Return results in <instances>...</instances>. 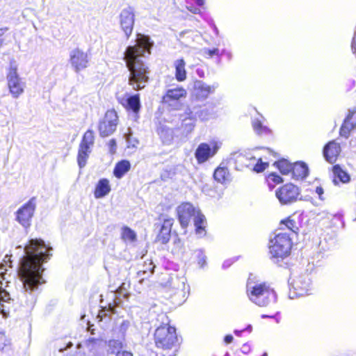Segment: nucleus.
<instances>
[{
    "instance_id": "nucleus-1",
    "label": "nucleus",
    "mask_w": 356,
    "mask_h": 356,
    "mask_svg": "<svg viewBox=\"0 0 356 356\" xmlns=\"http://www.w3.org/2000/svg\"><path fill=\"white\" fill-rule=\"evenodd\" d=\"M52 248L42 239H31L24 249V255L20 259L18 275L22 284L20 303L32 309L36 302L39 286L45 283L42 277L43 262L50 259Z\"/></svg>"
},
{
    "instance_id": "nucleus-2",
    "label": "nucleus",
    "mask_w": 356,
    "mask_h": 356,
    "mask_svg": "<svg viewBox=\"0 0 356 356\" xmlns=\"http://www.w3.org/2000/svg\"><path fill=\"white\" fill-rule=\"evenodd\" d=\"M154 44L149 35L138 33L135 44L127 47L124 60L129 72V85L135 90L143 89L149 81V67L146 63Z\"/></svg>"
},
{
    "instance_id": "nucleus-3",
    "label": "nucleus",
    "mask_w": 356,
    "mask_h": 356,
    "mask_svg": "<svg viewBox=\"0 0 356 356\" xmlns=\"http://www.w3.org/2000/svg\"><path fill=\"white\" fill-rule=\"evenodd\" d=\"M251 275L247 282V295L250 300L259 307H267L277 301V295L270 284L254 280Z\"/></svg>"
},
{
    "instance_id": "nucleus-4",
    "label": "nucleus",
    "mask_w": 356,
    "mask_h": 356,
    "mask_svg": "<svg viewBox=\"0 0 356 356\" xmlns=\"http://www.w3.org/2000/svg\"><path fill=\"white\" fill-rule=\"evenodd\" d=\"M177 215L179 223L183 228L187 227L192 217H194L195 233L199 237L206 235L207 220L205 216L188 202L181 204L177 207Z\"/></svg>"
},
{
    "instance_id": "nucleus-5",
    "label": "nucleus",
    "mask_w": 356,
    "mask_h": 356,
    "mask_svg": "<svg viewBox=\"0 0 356 356\" xmlns=\"http://www.w3.org/2000/svg\"><path fill=\"white\" fill-rule=\"evenodd\" d=\"M292 248V240L289 233L279 232L269 242V254L274 263H278L287 257Z\"/></svg>"
},
{
    "instance_id": "nucleus-6",
    "label": "nucleus",
    "mask_w": 356,
    "mask_h": 356,
    "mask_svg": "<svg viewBox=\"0 0 356 356\" xmlns=\"http://www.w3.org/2000/svg\"><path fill=\"white\" fill-rule=\"evenodd\" d=\"M154 341L157 348L171 349L177 342L176 329L168 323L156 328L154 332Z\"/></svg>"
},
{
    "instance_id": "nucleus-7",
    "label": "nucleus",
    "mask_w": 356,
    "mask_h": 356,
    "mask_svg": "<svg viewBox=\"0 0 356 356\" xmlns=\"http://www.w3.org/2000/svg\"><path fill=\"white\" fill-rule=\"evenodd\" d=\"M6 271L7 269L1 264L0 265V314L3 318L8 317L10 305L13 302V299L10 298V293L6 290L8 284L10 282L8 280V277H10V275H7Z\"/></svg>"
},
{
    "instance_id": "nucleus-8",
    "label": "nucleus",
    "mask_w": 356,
    "mask_h": 356,
    "mask_svg": "<svg viewBox=\"0 0 356 356\" xmlns=\"http://www.w3.org/2000/svg\"><path fill=\"white\" fill-rule=\"evenodd\" d=\"M6 80L9 92L12 97L17 99L22 95L26 88V83L23 81L22 79L19 76L17 72V65L15 62H10L8 68Z\"/></svg>"
},
{
    "instance_id": "nucleus-9",
    "label": "nucleus",
    "mask_w": 356,
    "mask_h": 356,
    "mask_svg": "<svg viewBox=\"0 0 356 356\" xmlns=\"http://www.w3.org/2000/svg\"><path fill=\"white\" fill-rule=\"evenodd\" d=\"M95 143L93 131L88 129L83 134L80 143L77 156V163L80 168L86 166L89 154Z\"/></svg>"
},
{
    "instance_id": "nucleus-10",
    "label": "nucleus",
    "mask_w": 356,
    "mask_h": 356,
    "mask_svg": "<svg viewBox=\"0 0 356 356\" xmlns=\"http://www.w3.org/2000/svg\"><path fill=\"white\" fill-rule=\"evenodd\" d=\"M118 122V116L115 110H108L104 117L99 120L98 130L99 136L102 138L112 135L116 130Z\"/></svg>"
},
{
    "instance_id": "nucleus-11",
    "label": "nucleus",
    "mask_w": 356,
    "mask_h": 356,
    "mask_svg": "<svg viewBox=\"0 0 356 356\" xmlns=\"http://www.w3.org/2000/svg\"><path fill=\"white\" fill-rule=\"evenodd\" d=\"M36 209V197H31L16 212V220L24 228L31 225V219Z\"/></svg>"
},
{
    "instance_id": "nucleus-12",
    "label": "nucleus",
    "mask_w": 356,
    "mask_h": 356,
    "mask_svg": "<svg viewBox=\"0 0 356 356\" xmlns=\"http://www.w3.org/2000/svg\"><path fill=\"white\" fill-rule=\"evenodd\" d=\"M300 190L293 184H286L276 191V197L282 204H289L297 201Z\"/></svg>"
},
{
    "instance_id": "nucleus-13",
    "label": "nucleus",
    "mask_w": 356,
    "mask_h": 356,
    "mask_svg": "<svg viewBox=\"0 0 356 356\" xmlns=\"http://www.w3.org/2000/svg\"><path fill=\"white\" fill-rule=\"evenodd\" d=\"M220 143L212 142L211 145L206 143H200L195 152V156L198 163H203L213 157L218 151Z\"/></svg>"
},
{
    "instance_id": "nucleus-14",
    "label": "nucleus",
    "mask_w": 356,
    "mask_h": 356,
    "mask_svg": "<svg viewBox=\"0 0 356 356\" xmlns=\"http://www.w3.org/2000/svg\"><path fill=\"white\" fill-rule=\"evenodd\" d=\"M121 29L127 38L131 35L135 22L134 9L131 6L123 8L119 15Z\"/></svg>"
},
{
    "instance_id": "nucleus-15",
    "label": "nucleus",
    "mask_w": 356,
    "mask_h": 356,
    "mask_svg": "<svg viewBox=\"0 0 356 356\" xmlns=\"http://www.w3.org/2000/svg\"><path fill=\"white\" fill-rule=\"evenodd\" d=\"M70 63L74 71L79 72L88 67V54L83 50L75 48L70 52Z\"/></svg>"
},
{
    "instance_id": "nucleus-16",
    "label": "nucleus",
    "mask_w": 356,
    "mask_h": 356,
    "mask_svg": "<svg viewBox=\"0 0 356 356\" xmlns=\"http://www.w3.org/2000/svg\"><path fill=\"white\" fill-rule=\"evenodd\" d=\"M291 280L290 284L298 296H302L308 294L312 286V281L308 274L305 273Z\"/></svg>"
},
{
    "instance_id": "nucleus-17",
    "label": "nucleus",
    "mask_w": 356,
    "mask_h": 356,
    "mask_svg": "<svg viewBox=\"0 0 356 356\" xmlns=\"http://www.w3.org/2000/svg\"><path fill=\"white\" fill-rule=\"evenodd\" d=\"M186 95V91L181 87L169 89L163 97V102L172 109H177L180 106L179 99Z\"/></svg>"
},
{
    "instance_id": "nucleus-18",
    "label": "nucleus",
    "mask_w": 356,
    "mask_h": 356,
    "mask_svg": "<svg viewBox=\"0 0 356 356\" xmlns=\"http://www.w3.org/2000/svg\"><path fill=\"white\" fill-rule=\"evenodd\" d=\"M218 87V84L214 83L209 86L202 81L197 80L194 82L193 95L200 100L206 99L210 94H213Z\"/></svg>"
},
{
    "instance_id": "nucleus-19",
    "label": "nucleus",
    "mask_w": 356,
    "mask_h": 356,
    "mask_svg": "<svg viewBox=\"0 0 356 356\" xmlns=\"http://www.w3.org/2000/svg\"><path fill=\"white\" fill-rule=\"evenodd\" d=\"M341 146L335 140H331L323 147V154L326 161L330 163H334L341 152Z\"/></svg>"
},
{
    "instance_id": "nucleus-20",
    "label": "nucleus",
    "mask_w": 356,
    "mask_h": 356,
    "mask_svg": "<svg viewBox=\"0 0 356 356\" xmlns=\"http://www.w3.org/2000/svg\"><path fill=\"white\" fill-rule=\"evenodd\" d=\"M256 160L254 156H248L238 152L232 153L230 155L229 161L235 163V168L237 170H241L243 168H251L253 162Z\"/></svg>"
},
{
    "instance_id": "nucleus-21",
    "label": "nucleus",
    "mask_w": 356,
    "mask_h": 356,
    "mask_svg": "<svg viewBox=\"0 0 356 356\" xmlns=\"http://www.w3.org/2000/svg\"><path fill=\"white\" fill-rule=\"evenodd\" d=\"M174 222V219L171 218H164L163 223L159 227V234L156 236V241L162 244H166L171 236V229Z\"/></svg>"
},
{
    "instance_id": "nucleus-22",
    "label": "nucleus",
    "mask_w": 356,
    "mask_h": 356,
    "mask_svg": "<svg viewBox=\"0 0 356 356\" xmlns=\"http://www.w3.org/2000/svg\"><path fill=\"white\" fill-rule=\"evenodd\" d=\"M214 106L208 104L203 106H193L191 108V115L199 118L202 121L208 120L215 115Z\"/></svg>"
},
{
    "instance_id": "nucleus-23",
    "label": "nucleus",
    "mask_w": 356,
    "mask_h": 356,
    "mask_svg": "<svg viewBox=\"0 0 356 356\" xmlns=\"http://www.w3.org/2000/svg\"><path fill=\"white\" fill-rule=\"evenodd\" d=\"M120 103L124 106L127 109L133 111L137 114L140 108V101L139 94L133 95H124L122 97H119Z\"/></svg>"
},
{
    "instance_id": "nucleus-24",
    "label": "nucleus",
    "mask_w": 356,
    "mask_h": 356,
    "mask_svg": "<svg viewBox=\"0 0 356 356\" xmlns=\"http://www.w3.org/2000/svg\"><path fill=\"white\" fill-rule=\"evenodd\" d=\"M332 172L334 175L332 182L335 186H338L339 182L342 184L350 182V175L346 170H343L339 165H334L332 167Z\"/></svg>"
},
{
    "instance_id": "nucleus-25",
    "label": "nucleus",
    "mask_w": 356,
    "mask_h": 356,
    "mask_svg": "<svg viewBox=\"0 0 356 356\" xmlns=\"http://www.w3.org/2000/svg\"><path fill=\"white\" fill-rule=\"evenodd\" d=\"M291 172L293 178L296 179H302L307 176L309 168L305 163L297 162L292 164Z\"/></svg>"
},
{
    "instance_id": "nucleus-26",
    "label": "nucleus",
    "mask_w": 356,
    "mask_h": 356,
    "mask_svg": "<svg viewBox=\"0 0 356 356\" xmlns=\"http://www.w3.org/2000/svg\"><path fill=\"white\" fill-rule=\"evenodd\" d=\"M111 191V186L107 179H101L96 185L94 192L95 198H102L107 195Z\"/></svg>"
},
{
    "instance_id": "nucleus-27",
    "label": "nucleus",
    "mask_w": 356,
    "mask_h": 356,
    "mask_svg": "<svg viewBox=\"0 0 356 356\" xmlns=\"http://www.w3.org/2000/svg\"><path fill=\"white\" fill-rule=\"evenodd\" d=\"M173 65L175 69V78L179 81L186 79V62L184 58H179L174 61Z\"/></svg>"
},
{
    "instance_id": "nucleus-28",
    "label": "nucleus",
    "mask_w": 356,
    "mask_h": 356,
    "mask_svg": "<svg viewBox=\"0 0 356 356\" xmlns=\"http://www.w3.org/2000/svg\"><path fill=\"white\" fill-rule=\"evenodd\" d=\"M185 114L186 116L182 119L181 129L188 134L193 130L197 118L194 117V115H191L190 108L186 110Z\"/></svg>"
},
{
    "instance_id": "nucleus-29",
    "label": "nucleus",
    "mask_w": 356,
    "mask_h": 356,
    "mask_svg": "<svg viewBox=\"0 0 356 356\" xmlns=\"http://www.w3.org/2000/svg\"><path fill=\"white\" fill-rule=\"evenodd\" d=\"M130 168L131 164L129 161L122 160L116 163L113 174L115 177L120 179L130 170Z\"/></svg>"
},
{
    "instance_id": "nucleus-30",
    "label": "nucleus",
    "mask_w": 356,
    "mask_h": 356,
    "mask_svg": "<svg viewBox=\"0 0 356 356\" xmlns=\"http://www.w3.org/2000/svg\"><path fill=\"white\" fill-rule=\"evenodd\" d=\"M355 129H356V120H343L339 130V134L341 136L347 139L350 136L351 131Z\"/></svg>"
},
{
    "instance_id": "nucleus-31",
    "label": "nucleus",
    "mask_w": 356,
    "mask_h": 356,
    "mask_svg": "<svg viewBox=\"0 0 356 356\" xmlns=\"http://www.w3.org/2000/svg\"><path fill=\"white\" fill-rule=\"evenodd\" d=\"M213 177L218 182L225 184L229 181V173L228 169L220 165L214 171Z\"/></svg>"
},
{
    "instance_id": "nucleus-32",
    "label": "nucleus",
    "mask_w": 356,
    "mask_h": 356,
    "mask_svg": "<svg viewBox=\"0 0 356 356\" xmlns=\"http://www.w3.org/2000/svg\"><path fill=\"white\" fill-rule=\"evenodd\" d=\"M156 266L153 264L152 260H147L144 262L143 269L138 272V277H142L143 279L151 276L154 272Z\"/></svg>"
},
{
    "instance_id": "nucleus-33",
    "label": "nucleus",
    "mask_w": 356,
    "mask_h": 356,
    "mask_svg": "<svg viewBox=\"0 0 356 356\" xmlns=\"http://www.w3.org/2000/svg\"><path fill=\"white\" fill-rule=\"evenodd\" d=\"M262 116H260V118H254L252 122V124L254 131L259 134H267L270 132V129L264 126L261 122Z\"/></svg>"
},
{
    "instance_id": "nucleus-34",
    "label": "nucleus",
    "mask_w": 356,
    "mask_h": 356,
    "mask_svg": "<svg viewBox=\"0 0 356 356\" xmlns=\"http://www.w3.org/2000/svg\"><path fill=\"white\" fill-rule=\"evenodd\" d=\"M136 232L130 227L124 226L122 228L121 238L124 241L134 242L136 241Z\"/></svg>"
},
{
    "instance_id": "nucleus-35",
    "label": "nucleus",
    "mask_w": 356,
    "mask_h": 356,
    "mask_svg": "<svg viewBox=\"0 0 356 356\" xmlns=\"http://www.w3.org/2000/svg\"><path fill=\"white\" fill-rule=\"evenodd\" d=\"M281 228L280 229H284L286 228L288 231L287 233H296V230L298 229V227L296 225V222L291 218H286L281 221L280 223Z\"/></svg>"
},
{
    "instance_id": "nucleus-36",
    "label": "nucleus",
    "mask_w": 356,
    "mask_h": 356,
    "mask_svg": "<svg viewBox=\"0 0 356 356\" xmlns=\"http://www.w3.org/2000/svg\"><path fill=\"white\" fill-rule=\"evenodd\" d=\"M275 165H277L282 175L289 174L292 169V164L285 159H282L275 162Z\"/></svg>"
},
{
    "instance_id": "nucleus-37",
    "label": "nucleus",
    "mask_w": 356,
    "mask_h": 356,
    "mask_svg": "<svg viewBox=\"0 0 356 356\" xmlns=\"http://www.w3.org/2000/svg\"><path fill=\"white\" fill-rule=\"evenodd\" d=\"M108 351L111 353H115L116 352H120V350L122 348V342L120 340L111 339L108 343Z\"/></svg>"
},
{
    "instance_id": "nucleus-38",
    "label": "nucleus",
    "mask_w": 356,
    "mask_h": 356,
    "mask_svg": "<svg viewBox=\"0 0 356 356\" xmlns=\"http://www.w3.org/2000/svg\"><path fill=\"white\" fill-rule=\"evenodd\" d=\"M252 166L254 171L257 172H261L268 166V163L263 162L261 158H259L257 160V163L254 165L253 164Z\"/></svg>"
},
{
    "instance_id": "nucleus-39",
    "label": "nucleus",
    "mask_w": 356,
    "mask_h": 356,
    "mask_svg": "<svg viewBox=\"0 0 356 356\" xmlns=\"http://www.w3.org/2000/svg\"><path fill=\"white\" fill-rule=\"evenodd\" d=\"M197 264L201 268H203L207 264V257L202 250H197Z\"/></svg>"
},
{
    "instance_id": "nucleus-40",
    "label": "nucleus",
    "mask_w": 356,
    "mask_h": 356,
    "mask_svg": "<svg viewBox=\"0 0 356 356\" xmlns=\"http://www.w3.org/2000/svg\"><path fill=\"white\" fill-rule=\"evenodd\" d=\"M267 181L268 182L269 187L273 188V186H271V181L275 184H280L283 181V179L280 175H277L276 173H271L268 175Z\"/></svg>"
},
{
    "instance_id": "nucleus-41",
    "label": "nucleus",
    "mask_w": 356,
    "mask_h": 356,
    "mask_svg": "<svg viewBox=\"0 0 356 356\" xmlns=\"http://www.w3.org/2000/svg\"><path fill=\"white\" fill-rule=\"evenodd\" d=\"M130 326V323L128 321L124 320L121 323L119 327V332L121 334V337L122 338L124 337L127 331L128 330L129 327Z\"/></svg>"
},
{
    "instance_id": "nucleus-42",
    "label": "nucleus",
    "mask_w": 356,
    "mask_h": 356,
    "mask_svg": "<svg viewBox=\"0 0 356 356\" xmlns=\"http://www.w3.org/2000/svg\"><path fill=\"white\" fill-rule=\"evenodd\" d=\"M203 53L205 56H207L208 58H211L213 56H220V50L218 48L211 49H204Z\"/></svg>"
},
{
    "instance_id": "nucleus-43",
    "label": "nucleus",
    "mask_w": 356,
    "mask_h": 356,
    "mask_svg": "<svg viewBox=\"0 0 356 356\" xmlns=\"http://www.w3.org/2000/svg\"><path fill=\"white\" fill-rule=\"evenodd\" d=\"M108 146L109 147V152L111 154H115L117 149V144L115 139H111L109 140L108 143Z\"/></svg>"
},
{
    "instance_id": "nucleus-44",
    "label": "nucleus",
    "mask_w": 356,
    "mask_h": 356,
    "mask_svg": "<svg viewBox=\"0 0 356 356\" xmlns=\"http://www.w3.org/2000/svg\"><path fill=\"white\" fill-rule=\"evenodd\" d=\"M356 113V107L350 108L348 110V113L344 120H353V116Z\"/></svg>"
},
{
    "instance_id": "nucleus-45",
    "label": "nucleus",
    "mask_w": 356,
    "mask_h": 356,
    "mask_svg": "<svg viewBox=\"0 0 356 356\" xmlns=\"http://www.w3.org/2000/svg\"><path fill=\"white\" fill-rule=\"evenodd\" d=\"M323 188L321 186H317L316 188V193L318 195V197L320 200H323Z\"/></svg>"
},
{
    "instance_id": "nucleus-46",
    "label": "nucleus",
    "mask_w": 356,
    "mask_h": 356,
    "mask_svg": "<svg viewBox=\"0 0 356 356\" xmlns=\"http://www.w3.org/2000/svg\"><path fill=\"white\" fill-rule=\"evenodd\" d=\"M234 337L231 334H227L224 338V341L226 343H230L233 341Z\"/></svg>"
},
{
    "instance_id": "nucleus-47",
    "label": "nucleus",
    "mask_w": 356,
    "mask_h": 356,
    "mask_svg": "<svg viewBox=\"0 0 356 356\" xmlns=\"http://www.w3.org/2000/svg\"><path fill=\"white\" fill-rule=\"evenodd\" d=\"M116 356H133L132 353L128 351H122L116 353Z\"/></svg>"
},
{
    "instance_id": "nucleus-48",
    "label": "nucleus",
    "mask_w": 356,
    "mask_h": 356,
    "mask_svg": "<svg viewBox=\"0 0 356 356\" xmlns=\"http://www.w3.org/2000/svg\"><path fill=\"white\" fill-rule=\"evenodd\" d=\"M210 25L213 29V33L216 34V36H218L219 31H218V29L217 28V26H216V24L213 22H211Z\"/></svg>"
},
{
    "instance_id": "nucleus-49",
    "label": "nucleus",
    "mask_w": 356,
    "mask_h": 356,
    "mask_svg": "<svg viewBox=\"0 0 356 356\" xmlns=\"http://www.w3.org/2000/svg\"><path fill=\"white\" fill-rule=\"evenodd\" d=\"M188 10L194 14H200L201 12L199 8L193 6H192L191 8H188Z\"/></svg>"
},
{
    "instance_id": "nucleus-50",
    "label": "nucleus",
    "mask_w": 356,
    "mask_h": 356,
    "mask_svg": "<svg viewBox=\"0 0 356 356\" xmlns=\"http://www.w3.org/2000/svg\"><path fill=\"white\" fill-rule=\"evenodd\" d=\"M241 351L244 354H247L249 353L250 351V347L247 344H243V346H242L241 348Z\"/></svg>"
},
{
    "instance_id": "nucleus-51",
    "label": "nucleus",
    "mask_w": 356,
    "mask_h": 356,
    "mask_svg": "<svg viewBox=\"0 0 356 356\" xmlns=\"http://www.w3.org/2000/svg\"><path fill=\"white\" fill-rule=\"evenodd\" d=\"M0 341H3V343H0V350H3L4 347L6 346V343H5V341H6V338L3 335H0Z\"/></svg>"
},
{
    "instance_id": "nucleus-52",
    "label": "nucleus",
    "mask_w": 356,
    "mask_h": 356,
    "mask_svg": "<svg viewBox=\"0 0 356 356\" xmlns=\"http://www.w3.org/2000/svg\"><path fill=\"white\" fill-rule=\"evenodd\" d=\"M8 27H3L0 29V38L6 33V31H8Z\"/></svg>"
},
{
    "instance_id": "nucleus-53",
    "label": "nucleus",
    "mask_w": 356,
    "mask_h": 356,
    "mask_svg": "<svg viewBox=\"0 0 356 356\" xmlns=\"http://www.w3.org/2000/svg\"><path fill=\"white\" fill-rule=\"evenodd\" d=\"M197 6H202L204 4V0H193Z\"/></svg>"
},
{
    "instance_id": "nucleus-54",
    "label": "nucleus",
    "mask_w": 356,
    "mask_h": 356,
    "mask_svg": "<svg viewBox=\"0 0 356 356\" xmlns=\"http://www.w3.org/2000/svg\"><path fill=\"white\" fill-rule=\"evenodd\" d=\"M231 265V263L229 261H225L223 264H222V268H228L229 266Z\"/></svg>"
},
{
    "instance_id": "nucleus-55",
    "label": "nucleus",
    "mask_w": 356,
    "mask_h": 356,
    "mask_svg": "<svg viewBox=\"0 0 356 356\" xmlns=\"http://www.w3.org/2000/svg\"><path fill=\"white\" fill-rule=\"evenodd\" d=\"M197 72V74L200 76V77H202L204 76V72L202 70H200V69H197L196 70Z\"/></svg>"
},
{
    "instance_id": "nucleus-56",
    "label": "nucleus",
    "mask_w": 356,
    "mask_h": 356,
    "mask_svg": "<svg viewBox=\"0 0 356 356\" xmlns=\"http://www.w3.org/2000/svg\"><path fill=\"white\" fill-rule=\"evenodd\" d=\"M261 318H275V316L262 314Z\"/></svg>"
},
{
    "instance_id": "nucleus-57",
    "label": "nucleus",
    "mask_w": 356,
    "mask_h": 356,
    "mask_svg": "<svg viewBox=\"0 0 356 356\" xmlns=\"http://www.w3.org/2000/svg\"><path fill=\"white\" fill-rule=\"evenodd\" d=\"M245 330H234V334L236 335V336H241V334Z\"/></svg>"
},
{
    "instance_id": "nucleus-58",
    "label": "nucleus",
    "mask_w": 356,
    "mask_h": 356,
    "mask_svg": "<svg viewBox=\"0 0 356 356\" xmlns=\"http://www.w3.org/2000/svg\"><path fill=\"white\" fill-rule=\"evenodd\" d=\"M280 314V312H277L275 313V314L274 316H275V318H274L275 319V321L276 323H280V318L277 317V316Z\"/></svg>"
},
{
    "instance_id": "nucleus-59",
    "label": "nucleus",
    "mask_w": 356,
    "mask_h": 356,
    "mask_svg": "<svg viewBox=\"0 0 356 356\" xmlns=\"http://www.w3.org/2000/svg\"><path fill=\"white\" fill-rule=\"evenodd\" d=\"M99 341V340H98V339H95V338H90V339H88V341H89V342H92V343H93V342H95V341Z\"/></svg>"
},
{
    "instance_id": "nucleus-60",
    "label": "nucleus",
    "mask_w": 356,
    "mask_h": 356,
    "mask_svg": "<svg viewBox=\"0 0 356 356\" xmlns=\"http://www.w3.org/2000/svg\"><path fill=\"white\" fill-rule=\"evenodd\" d=\"M227 58H228L229 59H231V58H232V54H231L230 52L227 53Z\"/></svg>"
},
{
    "instance_id": "nucleus-61",
    "label": "nucleus",
    "mask_w": 356,
    "mask_h": 356,
    "mask_svg": "<svg viewBox=\"0 0 356 356\" xmlns=\"http://www.w3.org/2000/svg\"><path fill=\"white\" fill-rule=\"evenodd\" d=\"M245 330L251 331L252 330V326L250 325H248Z\"/></svg>"
},
{
    "instance_id": "nucleus-62",
    "label": "nucleus",
    "mask_w": 356,
    "mask_h": 356,
    "mask_svg": "<svg viewBox=\"0 0 356 356\" xmlns=\"http://www.w3.org/2000/svg\"><path fill=\"white\" fill-rule=\"evenodd\" d=\"M269 153L273 154L274 155V157H276V154L273 153L271 150L268 149Z\"/></svg>"
},
{
    "instance_id": "nucleus-63",
    "label": "nucleus",
    "mask_w": 356,
    "mask_h": 356,
    "mask_svg": "<svg viewBox=\"0 0 356 356\" xmlns=\"http://www.w3.org/2000/svg\"><path fill=\"white\" fill-rule=\"evenodd\" d=\"M224 356H229V353L228 352H226Z\"/></svg>"
},
{
    "instance_id": "nucleus-64",
    "label": "nucleus",
    "mask_w": 356,
    "mask_h": 356,
    "mask_svg": "<svg viewBox=\"0 0 356 356\" xmlns=\"http://www.w3.org/2000/svg\"><path fill=\"white\" fill-rule=\"evenodd\" d=\"M261 356H267V353H264Z\"/></svg>"
}]
</instances>
